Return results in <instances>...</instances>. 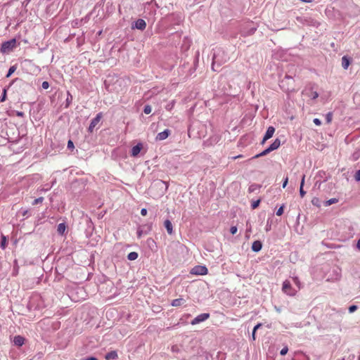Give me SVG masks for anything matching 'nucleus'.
Listing matches in <instances>:
<instances>
[{"label":"nucleus","mask_w":360,"mask_h":360,"mask_svg":"<svg viewBox=\"0 0 360 360\" xmlns=\"http://www.w3.org/2000/svg\"><path fill=\"white\" fill-rule=\"evenodd\" d=\"M229 60V57L226 51L221 48L214 49L212 56V69L214 72H219L220 67Z\"/></svg>","instance_id":"f257e3e1"},{"label":"nucleus","mask_w":360,"mask_h":360,"mask_svg":"<svg viewBox=\"0 0 360 360\" xmlns=\"http://www.w3.org/2000/svg\"><path fill=\"white\" fill-rule=\"evenodd\" d=\"M279 86L281 89L285 92L293 91L295 89V80L291 76L285 75V77L280 81Z\"/></svg>","instance_id":"f03ea898"},{"label":"nucleus","mask_w":360,"mask_h":360,"mask_svg":"<svg viewBox=\"0 0 360 360\" xmlns=\"http://www.w3.org/2000/svg\"><path fill=\"white\" fill-rule=\"evenodd\" d=\"M168 186L167 182L158 179L152 184L150 189L158 188L160 190V194L163 195L167 191Z\"/></svg>","instance_id":"7ed1b4c3"},{"label":"nucleus","mask_w":360,"mask_h":360,"mask_svg":"<svg viewBox=\"0 0 360 360\" xmlns=\"http://www.w3.org/2000/svg\"><path fill=\"white\" fill-rule=\"evenodd\" d=\"M16 40L15 39L6 41L1 44V51L4 53H8L15 48Z\"/></svg>","instance_id":"20e7f679"},{"label":"nucleus","mask_w":360,"mask_h":360,"mask_svg":"<svg viewBox=\"0 0 360 360\" xmlns=\"http://www.w3.org/2000/svg\"><path fill=\"white\" fill-rule=\"evenodd\" d=\"M282 290L285 294L290 296H293L297 292V290L292 288L290 282L288 280H285L283 283Z\"/></svg>","instance_id":"39448f33"},{"label":"nucleus","mask_w":360,"mask_h":360,"mask_svg":"<svg viewBox=\"0 0 360 360\" xmlns=\"http://www.w3.org/2000/svg\"><path fill=\"white\" fill-rule=\"evenodd\" d=\"M207 269L205 266H200V265H198V266H194L191 271V274H194V275H200V276H202V275H205L207 274Z\"/></svg>","instance_id":"423d86ee"},{"label":"nucleus","mask_w":360,"mask_h":360,"mask_svg":"<svg viewBox=\"0 0 360 360\" xmlns=\"http://www.w3.org/2000/svg\"><path fill=\"white\" fill-rule=\"evenodd\" d=\"M102 117H103L102 112H99L96 115V116L94 119H92V120L91 121V123L89 124V127L88 128L89 132H90V133L93 132L94 128L99 123Z\"/></svg>","instance_id":"0eeeda50"},{"label":"nucleus","mask_w":360,"mask_h":360,"mask_svg":"<svg viewBox=\"0 0 360 360\" xmlns=\"http://www.w3.org/2000/svg\"><path fill=\"white\" fill-rule=\"evenodd\" d=\"M252 22H248L246 24L245 27H243L241 30L242 34L244 36L251 35L255 33L256 31V27L252 26Z\"/></svg>","instance_id":"6e6552de"},{"label":"nucleus","mask_w":360,"mask_h":360,"mask_svg":"<svg viewBox=\"0 0 360 360\" xmlns=\"http://www.w3.org/2000/svg\"><path fill=\"white\" fill-rule=\"evenodd\" d=\"M297 20L304 25L317 27L318 22L311 18H297Z\"/></svg>","instance_id":"1a4fd4ad"},{"label":"nucleus","mask_w":360,"mask_h":360,"mask_svg":"<svg viewBox=\"0 0 360 360\" xmlns=\"http://www.w3.org/2000/svg\"><path fill=\"white\" fill-rule=\"evenodd\" d=\"M209 317H210V314L207 313L200 314V315L197 316L195 319H193L191 321V323L192 325L198 324L200 322H202V321L207 320Z\"/></svg>","instance_id":"9d476101"},{"label":"nucleus","mask_w":360,"mask_h":360,"mask_svg":"<svg viewBox=\"0 0 360 360\" xmlns=\"http://www.w3.org/2000/svg\"><path fill=\"white\" fill-rule=\"evenodd\" d=\"M275 132V128L270 126L267 128V130L263 137L261 144H264L268 139H271Z\"/></svg>","instance_id":"9b49d317"},{"label":"nucleus","mask_w":360,"mask_h":360,"mask_svg":"<svg viewBox=\"0 0 360 360\" xmlns=\"http://www.w3.org/2000/svg\"><path fill=\"white\" fill-rule=\"evenodd\" d=\"M146 27V22L143 19H138L132 25V28H136L140 30H145Z\"/></svg>","instance_id":"f8f14e48"},{"label":"nucleus","mask_w":360,"mask_h":360,"mask_svg":"<svg viewBox=\"0 0 360 360\" xmlns=\"http://www.w3.org/2000/svg\"><path fill=\"white\" fill-rule=\"evenodd\" d=\"M142 149L143 144L141 143H137L136 146L132 147L131 150V155L132 157H137Z\"/></svg>","instance_id":"ddd939ff"},{"label":"nucleus","mask_w":360,"mask_h":360,"mask_svg":"<svg viewBox=\"0 0 360 360\" xmlns=\"http://www.w3.org/2000/svg\"><path fill=\"white\" fill-rule=\"evenodd\" d=\"M170 134H171V131L169 129H167L164 130L163 131L160 132L157 134L156 140L163 141V140L166 139L169 136Z\"/></svg>","instance_id":"4468645a"},{"label":"nucleus","mask_w":360,"mask_h":360,"mask_svg":"<svg viewBox=\"0 0 360 360\" xmlns=\"http://www.w3.org/2000/svg\"><path fill=\"white\" fill-rule=\"evenodd\" d=\"M304 94L311 99H316L319 97V93L313 91L311 88L306 89Z\"/></svg>","instance_id":"2eb2a0df"},{"label":"nucleus","mask_w":360,"mask_h":360,"mask_svg":"<svg viewBox=\"0 0 360 360\" xmlns=\"http://www.w3.org/2000/svg\"><path fill=\"white\" fill-rule=\"evenodd\" d=\"M252 250L255 252H259L262 248V243L260 240H255L252 244Z\"/></svg>","instance_id":"dca6fc26"},{"label":"nucleus","mask_w":360,"mask_h":360,"mask_svg":"<svg viewBox=\"0 0 360 360\" xmlns=\"http://www.w3.org/2000/svg\"><path fill=\"white\" fill-rule=\"evenodd\" d=\"M18 80V78H16L15 80H13L12 82L7 86L5 87L2 91L1 96L0 97V103H3L6 100L7 98V90L10 88V86L12 85V84Z\"/></svg>","instance_id":"f3484780"},{"label":"nucleus","mask_w":360,"mask_h":360,"mask_svg":"<svg viewBox=\"0 0 360 360\" xmlns=\"http://www.w3.org/2000/svg\"><path fill=\"white\" fill-rule=\"evenodd\" d=\"M15 345L20 347L25 343V338L21 335H16L13 338Z\"/></svg>","instance_id":"a211bd4d"},{"label":"nucleus","mask_w":360,"mask_h":360,"mask_svg":"<svg viewBox=\"0 0 360 360\" xmlns=\"http://www.w3.org/2000/svg\"><path fill=\"white\" fill-rule=\"evenodd\" d=\"M66 229H67V226H66L65 223H60L58 225L57 232L60 236H64Z\"/></svg>","instance_id":"6ab92c4d"},{"label":"nucleus","mask_w":360,"mask_h":360,"mask_svg":"<svg viewBox=\"0 0 360 360\" xmlns=\"http://www.w3.org/2000/svg\"><path fill=\"white\" fill-rule=\"evenodd\" d=\"M164 226H165V229H167V233L169 234H170V235L172 234V233H173V226H172V224L170 221V220L166 219L164 221Z\"/></svg>","instance_id":"aec40b11"},{"label":"nucleus","mask_w":360,"mask_h":360,"mask_svg":"<svg viewBox=\"0 0 360 360\" xmlns=\"http://www.w3.org/2000/svg\"><path fill=\"white\" fill-rule=\"evenodd\" d=\"M281 146V141L279 139H276L269 146V150L273 151L276 150Z\"/></svg>","instance_id":"412c9836"},{"label":"nucleus","mask_w":360,"mask_h":360,"mask_svg":"<svg viewBox=\"0 0 360 360\" xmlns=\"http://www.w3.org/2000/svg\"><path fill=\"white\" fill-rule=\"evenodd\" d=\"M350 64V60L349 58L346 56H344L342 58V67L345 69V70H347L349 67Z\"/></svg>","instance_id":"4be33fe9"},{"label":"nucleus","mask_w":360,"mask_h":360,"mask_svg":"<svg viewBox=\"0 0 360 360\" xmlns=\"http://www.w3.org/2000/svg\"><path fill=\"white\" fill-rule=\"evenodd\" d=\"M117 353L116 351H111L105 354V359L106 360H112L115 359L117 358Z\"/></svg>","instance_id":"5701e85b"},{"label":"nucleus","mask_w":360,"mask_h":360,"mask_svg":"<svg viewBox=\"0 0 360 360\" xmlns=\"http://www.w3.org/2000/svg\"><path fill=\"white\" fill-rule=\"evenodd\" d=\"M8 244V239L6 236L1 234L0 247L1 249L5 250Z\"/></svg>","instance_id":"b1692460"},{"label":"nucleus","mask_w":360,"mask_h":360,"mask_svg":"<svg viewBox=\"0 0 360 360\" xmlns=\"http://www.w3.org/2000/svg\"><path fill=\"white\" fill-rule=\"evenodd\" d=\"M304 179H305V175H303L302 177L300 187V194L301 198H303L306 194V192L304 191V188H303L304 184Z\"/></svg>","instance_id":"393cba45"},{"label":"nucleus","mask_w":360,"mask_h":360,"mask_svg":"<svg viewBox=\"0 0 360 360\" xmlns=\"http://www.w3.org/2000/svg\"><path fill=\"white\" fill-rule=\"evenodd\" d=\"M184 302V300L182 298H177L173 300L172 302V306L173 307H179Z\"/></svg>","instance_id":"a878e982"},{"label":"nucleus","mask_w":360,"mask_h":360,"mask_svg":"<svg viewBox=\"0 0 360 360\" xmlns=\"http://www.w3.org/2000/svg\"><path fill=\"white\" fill-rule=\"evenodd\" d=\"M261 188V185L257 184H252L249 186L248 191L249 193H253L257 190H259Z\"/></svg>","instance_id":"bb28decb"},{"label":"nucleus","mask_w":360,"mask_h":360,"mask_svg":"<svg viewBox=\"0 0 360 360\" xmlns=\"http://www.w3.org/2000/svg\"><path fill=\"white\" fill-rule=\"evenodd\" d=\"M270 149L269 148V147L267 148H266L265 150H264L262 152H261L260 153L255 155L253 157V158H260V157H262V156H265L267 154H269V153H271V151L269 150Z\"/></svg>","instance_id":"cd10ccee"},{"label":"nucleus","mask_w":360,"mask_h":360,"mask_svg":"<svg viewBox=\"0 0 360 360\" xmlns=\"http://www.w3.org/2000/svg\"><path fill=\"white\" fill-rule=\"evenodd\" d=\"M138 253L136 252H131L130 253L128 254L127 255V259L129 260H131V261H133V260H135L138 258Z\"/></svg>","instance_id":"c85d7f7f"},{"label":"nucleus","mask_w":360,"mask_h":360,"mask_svg":"<svg viewBox=\"0 0 360 360\" xmlns=\"http://www.w3.org/2000/svg\"><path fill=\"white\" fill-rule=\"evenodd\" d=\"M191 46V41L187 38L185 37L184 40V44L182 45V49H184V50H187Z\"/></svg>","instance_id":"c756f323"},{"label":"nucleus","mask_w":360,"mask_h":360,"mask_svg":"<svg viewBox=\"0 0 360 360\" xmlns=\"http://www.w3.org/2000/svg\"><path fill=\"white\" fill-rule=\"evenodd\" d=\"M142 229L144 231V234H148L152 229V224H146L142 226Z\"/></svg>","instance_id":"7c9ffc66"},{"label":"nucleus","mask_w":360,"mask_h":360,"mask_svg":"<svg viewBox=\"0 0 360 360\" xmlns=\"http://www.w3.org/2000/svg\"><path fill=\"white\" fill-rule=\"evenodd\" d=\"M210 355L207 353H205L204 356H198L195 357V360H210Z\"/></svg>","instance_id":"2f4dec72"},{"label":"nucleus","mask_w":360,"mask_h":360,"mask_svg":"<svg viewBox=\"0 0 360 360\" xmlns=\"http://www.w3.org/2000/svg\"><path fill=\"white\" fill-rule=\"evenodd\" d=\"M15 70H16L15 65L11 66L10 68L8 69V73L6 77L7 78L10 77L11 75L15 71Z\"/></svg>","instance_id":"473e14b6"},{"label":"nucleus","mask_w":360,"mask_h":360,"mask_svg":"<svg viewBox=\"0 0 360 360\" xmlns=\"http://www.w3.org/2000/svg\"><path fill=\"white\" fill-rule=\"evenodd\" d=\"M338 202V200L337 198H331L325 202V206H329V205L336 203Z\"/></svg>","instance_id":"72a5a7b5"},{"label":"nucleus","mask_w":360,"mask_h":360,"mask_svg":"<svg viewBox=\"0 0 360 360\" xmlns=\"http://www.w3.org/2000/svg\"><path fill=\"white\" fill-rule=\"evenodd\" d=\"M333 119V112H329L326 115V121L328 124L330 123Z\"/></svg>","instance_id":"f704fd0d"},{"label":"nucleus","mask_w":360,"mask_h":360,"mask_svg":"<svg viewBox=\"0 0 360 360\" xmlns=\"http://www.w3.org/2000/svg\"><path fill=\"white\" fill-rule=\"evenodd\" d=\"M152 111V108L150 105H146L143 108V112L145 114H150Z\"/></svg>","instance_id":"c9c22d12"},{"label":"nucleus","mask_w":360,"mask_h":360,"mask_svg":"<svg viewBox=\"0 0 360 360\" xmlns=\"http://www.w3.org/2000/svg\"><path fill=\"white\" fill-rule=\"evenodd\" d=\"M294 283L297 286L298 289L301 288V283L297 277H293Z\"/></svg>","instance_id":"e433bc0d"},{"label":"nucleus","mask_w":360,"mask_h":360,"mask_svg":"<svg viewBox=\"0 0 360 360\" xmlns=\"http://www.w3.org/2000/svg\"><path fill=\"white\" fill-rule=\"evenodd\" d=\"M43 200H44V198H43V197H39V198H36V199L33 201L32 205H37V204H39V203H41V202H43Z\"/></svg>","instance_id":"4c0bfd02"},{"label":"nucleus","mask_w":360,"mask_h":360,"mask_svg":"<svg viewBox=\"0 0 360 360\" xmlns=\"http://www.w3.org/2000/svg\"><path fill=\"white\" fill-rule=\"evenodd\" d=\"M311 203L315 206L320 207L319 199L318 198H314L311 200Z\"/></svg>","instance_id":"58836bf2"},{"label":"nucleus","mask_w":360,"mask_h":360,"mask_svg":"<svg viewBox=\"0 0 360 360\" xmlns=\"http://www.w3.org/2000/svg\"><path fill=\"white\" fill-rule=\"evenodd\" d=\"M284 205H282L278 209V210L276 211V215L277 216H281L283 214V210H284Z\"/></svg>","instance_id":"ea45409f"},{"label":"nucleus","mask_w":360,"mask_h":360,"mask_svg":"<svg viewBox=\"0 0 360 360\" xmlns=\"http://www.w3.org/2000/svg\"><path fill=\"white\" fill-rule=\"evenodd\" d=\"M259 203H260V200H257L256 201H254L252 203V205H251L252 208V209H256L259 206Z\"/></svg>","instance_id":"a19ab883"},{"label":"nucleus","mask_w":360,"mask_h":360,"mask_svg":"<svg viewBox=\"0 0 360 360\" xmlns=\"http://www.w3.org/2000/svg\"><path fill=\"white\" fill-rule=\"evenodd\" d=\"M144 234V231L143 229L141 228H139L138 230H137V236L139 238H141L142 235Z\"/></svg>","instance_id":"79ce46f5"},{"label":"nucleus","mask_w":360,"mask_h":360,"mask_svg":"<svg viewBox=\"0 0 360 360\" xmlns=\"http://www.w3.org/2000/svg\"><path fill=\"white\" fill-rule=\"evenodd\" d=\"M288 352V348L287 346L284 347L280 352L281 355L284 356Z\"/></svg>","instance_id":"37998d69"},{"label":"nucleus","mask_w":360,"mask_h":360,"mask_svg":"<svg viewBox=\"0 0 360 360\" xmlns=\"http://www.w3.org/2000/svg\"><path fill=\"white\" fill-rule=\"evenodd\" d=\"M356 309H357V306L356 305H351V306H349V307L348 309L349 313H353Z\"/></svg>","instance_id":"c03bdc74"},{"label":"nucleus","mask_w":360,"mask_h":360,"mask_svg":"<svg viewBox=\"0 0 360 360\" xmlns=\"http://www.w3.org/2000/svg\"><path fill=\"white\" fill-rule=\"evenodd\" d=\"M174 101H172L170 103L167 104L165 107V108L167 110H170L172 109V108L174 107Z\"/></svg>","instance_id":"a18cd8bd"},{"label":"nucleus","mask_w":360,"mask_h":360,"mask_svg":"<svg viewBox=\"0 0 360 360\" xmlns=\"http://www.w3.org/2000/svg\"><path fill=\"white\" fill-rule=\"evenodd\" d=\"M354 179L356 181H360V169L356 171L354 175Z\"/></svg>","instance_id":"49530a36"},{"label":"nucleus","mask_w":360,"mask_h":360,"mask_svg":"<svg viewBox=\"0 0 360 360\" xmlns=\"http://www.w3.org/2000/svg\"><path fill=\"white\" fill-rule=\"evenodd\" d=\"M237 231H238V229L235 226H231V229H230V232L233 235L236 234Z\"/></svg>","instance_id":"de8ad7c7"},{"label":"nucleus","mask_w":360,"mask_h":360,"mask_svg":"<svg viewBox=\"0 0 360 360\" xmlns=\"http://www.w3.org/2000/svg\"><path fill=\"white\" fill-rule=\"evenodd\" d=\"M41 87L44 89H47L49 87V83L46 81L42 82Z\"/></svg>","instance_id":"09e8293b"},{"label":"nucleus","mask_w":360,"mask_h":360,"mask_svg":"<svg viewBox=\"0 0 360 360\" xmlns=\"http://www.w3.org/2000/svg\"><path fill=\"white\" fill-rule=\"evenodd\" d=\"M75 148L74 143L71 140H69L68 142V149H73Z\"/></svg>","instance_id":"8fccbe9b"},{"label":"nucleus","mask_w":360,"mask_h":360,"mask_svg":"<svg viewBox=\"0 0 360 360\" xmlns=\"http://www.w3.org/2000/svg\"><path fill=\"white\" fill-rule=\"evenodd\" d=\"M313 122H314V123L316 125L319 126V125H321V121L319 119H318V118H315V119H314Z\"/></svg>","instance_id":"3c124183"},{"label":"nucleus","mask_w":360,"mask_h":360,"mask_svg":"<svg viewBox=\"0 0 360 360\" xmlns=\"http://www.w3.org/2000/svg\"><path fill=\"white\" fill-rule=\"evenodd\" d=\"M15 113L18 117H23L25 116V113L23 112H21V111H15Z\"/></svg>","instance_id":"603ef678"},{"label":"nucleus","mask_w":360,"mask_h":360,"mask_svg":"<svg viewBox=\"0 0 360 360\" xmlns=\"http://www.w3.org/2000/svg\"><path fill=\"white\" fill-rule=\"evenodd\" d=\"M288 177H285L283 182V185H282V187L284 188H285V186H287L288 184Z\"/></svg>","instance_id":"864d4df0"},{"label":"nucleus","mask_w":360,"mask_h":360,"mask_svg":"<svg viewBox=\"0 0 360 360\" xmlns=\"http://www.w3.org/2000/svg\"><path fill=\"white\" fill-rule=\"evenodd\" d=\"M271 229V224L269 223V221H267V224L266 225V227H265V230L266 231H270Z\"/></svg>","instance_id":"5fc2aeb1"},{"label":"nucleus","mask_w":360,"mask_h":360,"mask_svg":"<svg viewBox=\"0 0 360 360\" xmlns=\"http://www.w3.org/2000/svg\"><path fill=\"white\" fill-rule=\"evenodd\" d=\"M147 212H148V211H147V209H146V208H142L141 210V214L143 216H146L147 214Z\"/></svg>","instance_id":"6e6d98bb"},{"label":"nucleus","mask_w":360,"mask_h":360,"mask_svg":"<svg viewBox=\"0 0 360 360\" xmlns=\"http://www.w3.org/2000/svg\"><path fill=\"white\" fill-rule=\"evenodd\" d=\"M262 326V323H257L253 328L255 331H256L257 329H259Z\"/></svg>","instance_id":"4d7b16f0"},{"label":"nucleus","mask_w":360,"mask_h":360,"mask_svg":"<svg viewBox=\"0 0 360 360\" xmlns=\"http://www.w3.org/2000/svg\"><path fill=\"white\" fill-rule=\"evenodd\" d=\"M84 360H98V359H97V358H96L94 356H89V357L84 359Z\"/></svg>","instance_id":"13d9d810"},{"label":"nucleus","mask_w":360,"mask_h":360,"mask_svg":"<svg viewBox=\"0 0 360 360\" xmlns=\"http://www.w3.org/2000/svg\"><path fill=\"white\" fill-rule=\"evenodd\" d=\"M68 95L70 96V98H69L68 97L66 99V101L68 103V105H69V103L72 101V96L68 93Z\"/></svg>","instance_id":"bf43d9fd"},{"label":"nucleus","mask_w":360,"mask_h":360,"mask_svg":"<svg viewBox=\"0 0 360 360\" xmlns=\"http://www.w3.org/2000/svg\"><path fill=\"white\" fill-rule=\"evenodd\" d=\"M255 333L256 331H255L254 330H252V339L255 340Z\"/></svg>","instance_id":"052dcab7"},{"label":"nucleus","mask_w":360,"mask_h":360,"mask_svg":"<svg viewBox=\"0 0 360 360\" xmlns=\"http://www.w3.org/2000/svg\"><path fill=\"white\" fill-rule=\"evenodd\" d=\"M356 247L359 250H360V238L357 241Z\"/></svg>","instance_id":"680f3d73"},{"label":"nucleus","mask_w":360,"mask_h":360,"mask_svg":"<svg viewBox=\"0 0 360 360\" xmlns=\"http://www.w3.org/2000/svg\"><path fill=\"white\" fill-rule=\"evenodd\" d=\"M28 212H29V211H28V210H25V211H23V212H22V215H23V216H26V215L28 214Z\"/></svg>","instance_id":"e2e57ef3"},{"label":"nucleus","mask_w":360,"mask_h":360,"mask_svg":"<svg viewBox=\"0 0 360 360\" xmlns=\"http://www.w3.org/2000/svg\"><path fill=\"white\" fill-rule=\"evenodd\" d=\"M303 2L309 3L311 2L313 0H301Z\"/></svg>","instance_id":"0e129e2a"},{"label":"nucleus","mask_w":360,"mask_h":360,"mask_svg":"<svg viewBox=\"0 0 360 360\" xmlns=\"http://www.w3.org/2000/svg\"><path fill=\"white\" fill-rule=\"evenodd\" d=\"M241 156H242V155H238V156L233 157V159H236V158H240Z\"/></svg>","instance_id":"69168bd1"}]
</instances>
